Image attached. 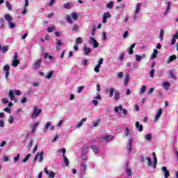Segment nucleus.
I'll return each instance as SVG.
<instances>
[{
    "label": "nucleus",
    "mask_w": 178,
    "mask_h": 178,
    "mask_svg": "<svg viewBox=\"0 0 178 178\" xmlns=\"http://www.w3.org/2000/svg\"><path fill=\"white\" fill-rule=\"evenodd\" d=\"M146 159H147V165H148V166H151V165H152V160L151 159V158L147 157Z\"/></svg>",
    "instance_id": "052dcab7"
},
{
    "label": "nucleus",
    "mask_w": 178,
    "mask_h": 178,
    "mask_svg": "<svg viewBox=\"0 0 178 178\" xmlns=\"http://www.w3.org/2000/svg\"><path fill=\"white\" fill-rule=\"evenodd\" d=\"M162 116V108H159L154 118V122H157V120Z\"/></svg>",
    "instance_id": "dca6fc26"
},
{
    "label": "nucleus",
    "mask_w": 178,
    "mask_h": 178,
    "mask_svg": "<svg viewBox=\"0 0 178 178\" xmlns=\"http://www.w3.org/2000/svg\"><path fill=\"white\" fill-rule=\"evenodd\" d=\"M84 122H87V118H83L81 121H79V123L76 125L75 128L80 129V127L83 126V123H84Z\"/></svg>",
    "instance_id": "6ab92c4d"
},
{
    "label": "nucleus",
    "mask_w": 178,
    "mask_h": 178,
    "mask_svg": "<svg viewBox=\"0 0 178 178\" xmlns=\"http://www.w3.org/2000/svg\"><path fill=\"white\" fill-rule=\"evenodd\" d=\"M81 158L82 161H88V156L86 154H83L82 155H81Z\"/></svg>",
    "instance_id": "de8ad7c7"
},
{
    "label": "nucleus",
    "mask_w": 178,
    "mask_h": 178,
    "mask_svg": "<svg viewBox=\"0 0 178 178\" xmlns=\"http://www.w3.org/2000/svg\"><path fill=\"white\" fill-rule=\"evenodd\" d=\"M158 54H159L158 49H154L153 50V53H152V55H151V59H155V58H157Z\"/></svg>",
    "instance_id": "a878e982"
},
{
    "label": "nucleus",
    "mask_w": 178,
    "mask_h": 178,
    "mask_svg": "<svg viewBox=\"0 0 178 178\" xmlns=\"http://www.w3.org/2000/svg\"><path fill=\"white\" fill-rule=\"evenodd\" d=\"M99 67H101V66L97 65L94 68V71L96 73H99Z\"/></svg>",
    "instance_id": "680f3d73"
},
{
    "label": "nucleus",
    "mask_w": 178,
    "mask_h": 178,
    "mask_svg": "<svg viewBox=\"0 0 178 178\" xmlns=\"http://www.w3.org/2000/svg\"><path fill=\"white\" fill-rule=\"evenodd\" d=\"M4 19L8 22L9 29H13L16 27V24L13 23V17L10 16L9 14H6L4 15Z\"/></svg>",
    "instance_id": "f257e3e1"
},
{
    "label": "nucleus",
    "mask_w": 178,
    "mask_h": 178,
    "mask_svg": "<svg viewBox=\"0 0 178 178\" xmlns=\"http://www.w3.org/2000/svg\"><path fill=\"white\" fill-rule=\"evenodd\" d=\"M176 59H177L176 55L170 56V57H168L166 61V63L169 65V63H171V62H173V60H176Z\"/></svg>",
    "instance_id": "f3484780"
},
{
    "label": "nucleus",
    "mask_w": 178,
    "mask_h": 178,
    "mask_svg": "<svg viewBox=\"0 0 178 178\" xmlns=\"http://www.w3.org/2000/svg\"><path fill=\"white\" fill-rule=\"evenodd\" d=\"M72 17L73 20H74L76 22V20L79 19V15H77V13H72L71 16L67 15L65 17L67 22L68 23H70V24H73V20L72 19Z\"/></svg>",
    "instance_id": "f03ea898"
},
{
    "label": "nucleus",
    "mask_w": 178,
    "mask_h": 178,
    "mask_svg": "<svg viewBox=\"0 0 178 178\" xmlns=\"http://www.w3.org/2000/svg\"><path fill=\"white\" fill-rule=\"evenodd\" d=\"M49 178H54L55 177V172L53 171H51L50 172H49Z\"/></svg>",
    "instance_id": "e2e57ef3"
},
{
    "label": "nucleus",
    "mask_w": 178,
    "mask_h": 178,
    "mask_svg": "<svg viewBox=\"0 0 178 178\" xmlns=\"http://www.w3.org/2000/svg\"><path fill=\"white\" fill-rule=\"evenodd\" d=\"M106 8H108V9H112V8H113V1H110L108 3H107Z\"/></svg>",
    "instance_id": "c03bdc74"
},
{
    "label": "nucleus",
    "mask_w": 178,
    "mask_h": 178,
    "mask_svg": "<svg viewBox=\"0 0 178 178\" xmlns=\"http://www.w3.org/2000/svg\"><path fill=\"white\" fill-rule=\"evenodd\" d=\"M19 159H20L19 154H18L15 157H14V163H16V162H17V161H19Z\"/></svg>",
    "instance_id": "bf43d9fd"
},
{
    "label": "nucleus",
    "mask_w": 178,
    "mask_h": 178,
    "mask_svg": "<svg viewBox=\"0 0 178 178\" xmlns=\"http://www.w3.org/2000/svg\"><path fill=\"white\" fill-rule=\"evenodd\" d=\"M44 155V152H40V153H37L36 155L35 156V157L33 158V162H36L37 159H38L39 157V162H42L44 159L43 157Z\"/></svg>",
    "instance_id": "0eeeda50"
},
{
    "label": "nucleus",
    "mask_w": 178,
    "mask_h": 178,
    "mask_svg": "<svg viewBox=\"0 0 178 178\" xmlns=\"http://www.w3.org/2000/svg\"><path fill=\"white\" fill-rule=\"evenodd\" d=\"M18 56L19 55L17 54V52H15L14 54L13 60L11 65V66H13V67H17L20 63V60L17 59Z\"/></svg>",
    "instance_id": "39448f33"
},
{
    "label": "nucleus",
    "mask_w": 178,
    "mask_h": 178,
    "mask_svg": "<svg viewBox=\"0 0 178 178\" xmlns=\"http://www.w3.org/2000/svg\"><path fill=\"white\" fill-rule=\"evenodd\" d=\"M102 40H104V41L108 40V36H106V32L102 33Z\"/></svg>",
    "instance_id": "69168bd1"
},
{
    "label": "nucleus",
    "mask_w": 178,
    "mask_h": 178,
    "mask_svg": "<svg viewBox=\"0 0 178 178\" xmlns=\"http://www.w3.org/2000/svg\"><path fill=\"white\" fill-rule=\"evenodd\" d=\"M50 59V60H54V55L49 54V53H44V59Z\"/></svg>",
    "instance_id": "393cba45"
},
{
    "label": "nucleus",
    "mask_w": 178,
    "mask_h": 178,
    "mask_svg": "<svg viewBox=\"0 0 178 178\" xmlns=\"http://www.w3.org/2000/svg\"><path fill=\"white\" fill-rule=\"evenodd\" d=\"M76 44H81L83 42V38L81 37L76 38Z\"/></svg>",
    "instance_id": "3c124183"
},
{
    "label": "nucleus",
    "mask_w": 178,
    "mask_h": 178,
    "mask_svg": "<svg viewBox=\"0 0 178 178\" xmlns=\"http://www.w3.org/2000/svg\"><path fill=\"white\" fill-rule=\"evenodd\" d=\"M135 127L136 128V129L141 133V131H143V130H144V127H143V125L140 124V122L137 121L135 124Z\"/></svg>",
    "instance_id": "ddd939ff"
},
{
    "label": "nucleus",
    "mask_w": 178,
    "mask_h": 178,
    "mask_svg": "<svg viewBox=\"0 0 178 178\" xmlns=\"http://www.w3.org/2000/svg\"><path fill=\"white\" fill-rule=\"evenodd\" d=\"M13 120H15V118H13V116L10 115L8 118V123H10V124H12V123H13Z\"/></svg>",
    "instance_id": "5fc2aeb1"
},
{
    "label": "nucleus",
    "mask_w": 178,
    "mask_h": 178,
    "mask_svg": "<svg viewBox=\"0 0 178 178\" xmlns=\"http://www.w3.org/2000/svg\"><path fill=\"white\" fill-rule=\"evenodd\" d=\"M131 145H133V140L130 139L128 143V149L129 152L131 151Z\"/></svg>",
    "instance_id": "4c0bfd02"
},
{
    "label": "nucleus",
    "mask_w": 178,
    "mask_h": 178,
    "mask_svg": "<svg viewBox=\"0 0 178 178\" xmlns=\"http://www.w3.org/2000/svg\"><path fill=\"white\" fill-rule=\"evenodd\" d=\"M109 92H110L109 97H113V92H115V88H110Z\"/></svg>",
    "instance_id": "09e8293b"
},
{
    "label": "nucleus",
    "mask_w": 178,
    "mask_h": 178,
    "mask_svg": "<svg viewBox=\"0 0 178 178\" xmlns=\"http://www.w3.org/2000/svg\"><path fill=\"white\" fill-rule=\"evenodd\" d=\"M161 170H163V172H164V178H168L169 177V176H170L169 170H168V168L166 167H162Z\"/></svg>",
    "instance_id": "2eb2a0df"
},
{
    "label": "nucleus",
    "mask_w": 178,
    "mask_h": 178,
    "mask_svg": "<svg viewBox=\"0 0 178 178\" xmlns=\"http://www.w3.org/2000/svg\"><path fill=\"white\" fill-rule=\"evenodd\" d=\"M40 122H33L32 126L31 127V134H33V133H35L36 130H37V127H38V124Z\"/></svg>",
    "instance_id": "f8f14e48"
},
{
    "label": "nucleus",
    "mask_w": 178,
    "mask_h": 178,
    "mask_svg": "<svg viewBox=\"0 0 178 178\" xmlns=\"http://www.w3.org/2000/svg\"><path fill=\"white\" fill-rule=\"evenodd\" d=\"M63 42H62V40L59 39H56V51H59L60 49V47H63Z\"/></svg>",
    "instance_id": "9d476101"
},
{
    "label": "nucleus",
    "mask_w": 178,
    "mask_h": 178,
    "mask_svg": "<svg viewBox=\"0 0 178 178\" xmlns=\"http://www.w3.org/2000/svg\"><path fill=\"white\" fill-rule=\"evenodd\" d=\"M92 124L93 125V127H97L99 124V120H97V121H93L92 122Z\"/></svg>",
    "instance_id": "603ef678"
},
{
    "label": "nucleus",
    "mask_w": 178,
    "mask_h": 178,
    "mask_svg": "<svg viewBox=\"0 0 178 178\" xmlns=\"http://www.w3.org/2000/svg\"><path fill=\"white\" fill-rule=\"evenodd\" d=\"M63 159L65 166H69V159L66 156V149H63Z\"/></svg>",
    "instance_id": "6e6552de"
},
{
    "label": "nucleus",
    "mask_w": 178,
    "mask_h": 178,
    "mask_svg": "<svg viewBox=\"0 0 178 178\" xmlns=\"http://www.w3.org/2000/svg\"><path fill=\"white\" fill-rule=\"evenodd\" d=\"M112 15H111V14L109 13V12H106L104 13L103 15V20H102V23H106V20L108 19H109L110 17H111Z\"/></svg>",
    "instance_id": "1a4fd4ad"
},
{
    "label": "nucleus",
    "mask_w": 178,
    "mask_h": 178,
    "mask_svg": "<svg viewBox=\"0 0 178 178\" xmlns=\"http://www.w3.org/2000/svg\"><path fill=\"white\" fill-rule=\"evenodd\" d=\"M163 87H164L165 90H169V87H170V82H164L163 83Z\"/></svg>",
    "instance_id": "f704fd0d"
},
{
    "label": "nucleus",
    "mask_w": 178,
    "mask_h": 178,
    "mask_svg": "<svg viewBox=\"0 0 178 178\" xmlns=\"http://www.w3.org/2000/svg\"><path fill=\"white\" fill-rule=\"evenodd\" d=\"M63 42H62V40L59 39H56V51H59L60 49V47H63Z\"/></svg>",
    "instance_id": "9b49d317"
},
{
    "label": "nucleus",
    "mask_w": 178,
    "mask_h": 178,
    "mask_svg": "<svg viewBox=\"0 0 178 178\" xmlns=\"http://www.w3.org/2000/svg\"><path fill=\"white\" fill-rule=\"evenodd\" d=\"M41 112H42V110L38 109L37 106H33V111L31 114V119H35L38 118V116H40L41 115Z\"/></svg>",
    "instance_id": "20e7f679"
},
{
    "label": "nucleus",
    "mask_w": 178,
    "mask_h": 178,
    "mask_svg": "<svg viewBox=\"0 0 178 178\" xmlns=\"http://www.w3.org/2000/svg\"><path fill=\"white\" fill-rule=\"evenodd\" d=\"M128 54L129 55H133V54H134V51L133 49H131V47L128 48Z\"/></svg>",
    "instance_id": "0e129e2a"
},
{
    "label": "nucleus",
    "mask_w": 178,
    "mask_h": 178,
    "mask_svg": "<svg viewBox=\"0 0 178 178\" xmlns=\"http://www.w3.org/2000/svg\"><path fill=\"white\" fill-rule=\"evenodd\" d=\"M79 29L80 27L79 26V25L74 24L72 27V31H77V30H79Z\"/></svg>",
    "instance_id": "864d4df0"
},
{
    "label": "nucleus",
    "mask_w": 178,
    "mask_h": 178,
    "mask_svg": "<svg viewBox=\"0 0 178 178\" xmlns=\"http://www.w3.org/2000/svg\"><path fill=\"white\" fill-rule=\"evenodd\" d=\"M154 160V165H153V168L156 169V165L158 164V159L156 157L153 158Z\"/></svg>",
    "instance_id": "79ce46f5"
},
{
    "label": "nucleus",
    "mask_w": 178,
    "mask_h": 178,
    "mask_svg": "<svg viewBox=\"0 0 178 178\" xmlns=\"http://www.w3.org/2000/svg\"><path fill=\"white\" fill-rule=\"evenodd\" d=\"M41 66V59H38L34 65H33V69H35V70H37V69H39V67Z\"/></svg>",
    "instance_id": "4468645a"
},
{
    "label": "nucleus",
    "mask_w": 178,
    "mask_h": 178,
    "mask_svg": "<svg viewBox=\"0 0 178 178\" xmlns=\"http://www.w3.org/2000/svg\"><path fill=\"white\" fill-rule=\"evenodd\" d=\"M87 170V165H86V163L82 162L81 163V173H84Z\"/></svg>",
    "instance_id": "412c9836"
},
{
    "label": "nucleus",
    "mask_w": 178,
    "mask_h": 178,
    "mask_svg": "<svg viewBox=\"0 0 178 178\" xmlns=\"http://www.w3.org/2000/svg\"><path fill=\"white\" fill-rule=\"evenodd\" d=\"M30 156H31V154H29L25 158L22 160V163H25V162H27L29 159H30Z\"/></svg>",
    "instance_id": "a19ab883"
},
{
    "label": "nucleus",
    "mask_w": 178,
    "mask_h": 178,
    "mask_svg": "<svg viewBox=\"0 0 178 178\" xmlns=\"http://www.w3.org/2000/svg\"><path fill=\"white\" fill-rule=\"evenodd\" d=\"M124 55H125L124 53H121L120 54L119 60H120V62H122V60H123V59H124Z\"/></svg>",
    "instance_id": "4d7b16f0"
},
{
    "label": "nucleus",
    "mask_w": 178,
    "mask_h": 178,
    "mask_svg": "<svg viewBox=\"0 0 178 178\" xmlns=\"http://www.w3.org/2000/svg\"><path fill=\"white\" fill-rule=\"evenodd\" d=\"M8 96L10 97L12 101H15V102H17V100L15 99V95L13 94V90H10Z\"/></svg>",
    "instance_id": "5701e85b"
},
{
    "label": "nucleus",
    "mask_w": 178,
    "mask_h": 178,
    "mask_svg": "<svg viewBox=\"0 0 178 178\" xmlns=\"http://www.w3.org/2000/svg\"><path fill=\"white\" fill-rule=\"evenodd\" d=\"M154 74H155V70L152 69V70L149 72V76L152 77V79H153Z\"/></svg>",
    "instance_id": "13d9d810"
},
{
    "label": "nucleus",
    "mask_w": 178,
    "mask_h": 178,
    "mask_svg": "<svg viewBox=\"0 0 178 178\" xmlns=\"http://www.w3.org/2000/svg\"><path fill=\"white\" fill-rule=\"evenodd\" d=\"M140 10H141V3H138L136 6L134 13H136V15H138V13H140Z\"/></svg>",
    "instance_id": "a211bd4d"
},
{
    "label": "nucleus",
    "mask_w": 178,
    "mask_h": 178,
    "mask_svg": "<svg viewBox=\"0 0 178 178\" xmlns=\"http://www.w3.org/2000/svg\"><path fill=\"white\" fill-rule=\"evenodd\" d=\"M122 110H123V106H122V105L115 106L114 108V111L115 112H116V113H119V112H122Z\"/></svg>",
    "instance_id": "c85d7f7f"
},
{
    "label": "nucleus",
    "mask_w": 178,
    "mask_h": 178,
    "mask_svg": "<svg viewBox=\"0 0 178 178\" xmlns=\"http://www.w3.org/2000/svg\"><path fill=\"white\" fill-rule=\"evenodd\" d=\"M6 6L8 8V10H12V5H10V3L9 1L6 2Z\"/></svg>",
    "instance_id": "8fccbe9b"
},
{
    "label": "nucleus",
    "mask_w": 178,
    "mask_h": 178,
    "mask_svg": "<svg viewBox=\"0 0 178 178\" xmlns=\"http://www.w3.org/2000/svg\"><path fill=\"white\" fill-rule=\"evenodd\" d=\"M91 149L95 152V154H98L99 152V149L95 145L91 146Z\"/></svg>",
    "instance_id": "72a5a7b5"
},
{
    "label": "nucleus",
    "mask_w": 178,
    "mask_h": 178,
    "mask_svg": "<svg viewBox=\"0 0 178 178\" xmlns=\"http://www.w3.org/2000/svg\"><path fill=\"white\" fill-rule=\"evenodd\" d=\"M114 137L112 135H106V136H101L99 138V141L100 143H104V144H106V143L109 142V141H112V140H113Z\"/></svg>",
    "instance_id": "7ed1b4c3"
},
{
    "label": "nucleus",
    "mask_w": 178,
    "mask_h": 178,
    "mask_svg": "<svg viewBox=\"0 0 178 178\" xmlns=\"http://www.w3.org/2000/svg\"><path fill=\"white\" fill-rule=\"evenodd\" d=\"M129 79H130V74H126L124 79V86H127L129 83Z\"/></svg>",
    "instance_id": "c756f323"
},
{
    "label": "nucleus",
    "mask_w": 178,
    "mask_h": 178,
    "mask_svg": "<svg viewBox=\"0 0 178 178\" xmlns=\"http://www.w3.org/2000/svg\"><path fill=\"white\" fill-rule=\"evenodd\" d=\"M3 70H4V72H10V66L9 65H4Z\"/></svg>",
    "instance_id": "ea45409f"
},
{
    "label": "nucleus",
    "mask_w": 178,
    "mask_h": 178,
    "mask_svg": "<svg viewBox=\"0 0 178 178\" xmlns=\"http://www.w3.org/2000/svg\"><path fill=\"white\" fill-rule=\"evenodd\" d=\"M51 124H52V123L51 122V121H47L45 124L44 128L43 129V131L44 133H47V131H48V129H49V127L51 126Z\"/></svg>",
    "instance_id": "4be33fe9"
},
{
    "label": "nucleus",
    "mask_w": 178,
    "mask_h": 178,
    "mask_svg": "<svg viewBox=\"0 0 178 178\" xmlns=\"http://www.w3.org/2000/svg\"><path fill=\"white\" fill-rule=\"evenodd\" d=\"M29 6V0H25V5H24V8L23 11L22 12V15H24L26 13H27V8L26 7Z\"/></svg>",
    "instance_id": "b1692460"
},
{
    "label": "nucleus",
    "mask_w": 178,
    "mask_h": 178,
    "mask_svg": "<svg viewBox=\"0 0 178 178\" xmlns=\"http://www.w3.org/2000/svg\"><path fill=\"white\" fill-rule=\"evenodd\" d=\"M33 143H34V140H31L29 143V144L27 145V147H28V148H29V149H31V145H33Z\"/></svg>",
    "instance_id": "774afa93"
},
{
    "label": "nucleus",
    "mask_w": 178,
    "mask_h": 178,
    "mask_svg": "<svg viewBox=\"0 0 178 178\" xmlns=\"http://www.w3.org/2000/svg\"><path fill=\"white\" fill-rule=\"evenodd\" d=\"M145 91H147V86L145 85H143L140 88L139 94H144Z\"/></svg>",
    "instance_id": "c9c22d12"
},
{
    "label": "nucleus",
    "mask_w": 178,
    "mask_h": 178,
    "mask_svg": "<svg viewBox=\"0 0 178 178\" xmlns=\"http://www.w3.org/2000/svg\"><path fill=\"white\" fill-rule=\"evenodd\" d=\"M125 172H126L127 176H131V169H130V168H129V164L127 165Z\"/></svg>",
    "instance_id": "2f4dec72"
},
{
    "label": "nucleus",
    "mask_w": 178,
    "mask_h": 178,
    "mask_svg": "<svg viewBox=\"0 0 178 178\" xmlns=\"http://www.w3.org/2000/svg\"><path fill=\"white\" fill-rule=\"evenodd\" d=\"M52 76H54V71H51V72L47 73V75L46 76V79H47V80H49V79H51Z\"/></svg>",
    "instance_id": "49530a36"
},
{
    "label": "nucleus",
    "mask_w": 178,
    "mask_h": 178,
    "mask_svg": "<svg viewBox=\"0 0 178 178\" xmlns=\"http://www.w3.org/2000/svg\"><path fill=\"white\" fill-rule=\"evenodd\" d=\"M120 98V92H116L114 95V99L115 101H119V99Z\"/></svg>",
    "instance_id": "e433bc0d"
},
{
    "label": "nucleus",
    "mask_w": 178,
    "mask_h": 178,
    "mask_svg": "<svg viewBox=\"0 0 178 178\" xmlns=\"http://www.w3.org/2000/svg\"><path fill=\"white\" fill-rule=\"evenodd\" d=\"M169 74H170V77H171V79L176 80V76H175V74H173V71H170Z\"/></svg>",
    "instance_id": "6e6d98bb"
},
{
    "label": "nucleus",
    "mask_w": 178,
    "mask_h": 178,
    "mask_svg": "<svg viewBox=\"0 0 178 178\" xmlns=\"http://www.w3.org/2000/svg\"><path fill=\"white\" fill-rule=\"evenodd\" d=\"M84 88H86V87L84 86L78 87L77 90H76L77 94H80L81 92V91H83L84 90Z\"/></svg>",
    "instance_id": "58836bf2"
},
{
    "label": "nucleus",
    "mask_w": 178,
    "mask_h": 178,
    "mask_svg": "<svg viewBox=\"0 0 178 178\" xmlns=\"http://www.w3.org/2000/svg\"><path fill=\"white\" fill-rule=\"evenodd\" d=\"M65 9H72V4L70 2L64 4Z\"/></svg>",
    "instance_id": "37998d69"
},
{
    "label": "nucleus",
    "mask_w": 178,
    "mask_h": 178,
    "mask_svg": "<svg viewBox=\"0 0 178 178\" xmlns=\"http://www.w3.org/2000/svg\"><path fill=\"white\" fill-rule=\"evenodd\" d=\"M91 49L89 47H87V46L83 47V54L84 55H88V54H91Z\"/></svg>",
    "instance_id": "aec40b11"
},
{
    "label": "nucleus",
    "mask_w": 178,
    "mask_h": 178,
    "mask_svg": "<svg viewBox=\"0 0 178 178\" xmlns=\"http://www.w3.org/2000/svg\"><path fill=\"white\" fill-rule=\"evenodd\" d=\"M145 140L146 141H151L152 140V134H148L145 136Z\"/></svg>",
    "instance_id": "7c9ffc66"
},
{
    "label": "nucleus",
    "mask_w": 178,
    "mask_h": 178,
    "mask_svg": "<svg viewBox=\"0 0 178 178\" xmlns=\"http://www.w3.org/2000/svg\"><path fill=\"white\" fill-rule=\"evenodd\" d=\"M0 22H1V24H0L1 29H3V27H5V19H3V18H1Z\"/></svg>",
    "instance_id": "a18cd8bd"
},
{
    "label": "nucleus",
    "mask_w": 178,
    "mask_h": 178,
    "mask_svg": "<svg viewBox=\"0 0 178 178\" xmlns=\"http://www.w3.org/2000/svg\"><path fill=\"white\" fill-rule=\"evenodd\" d=\"M102 63H104V58H100L98 60L97 65L101 66V65H102Z\"/></svg>",
    "instance_id": "338daca9"
},
{
    "label": "nucleus",
    "mask_w": 178,
    "mask_h": 178,
    "mask_svg": "<svg viewBox=\"0 0 178 178\" xmlns=\"http://www.w3.org/2000/svg\"><path fill=\"white\" fill-rule=\"evenodd\" d=\"M144 58H145V54H143L142 56L136 55V62H141V60Z\"/></svg>",
    "instance_id": "bb28decb"
},
{
    "label": "nucleus",
    "mask_w": 178,
    "mask_h": 178,
    "mask_svg": "<svg viewBox=\"0 0 178 178\" xmlns=\"http://www.w3.org/2000/svg\"><path fill=\"white\" fill-rule=\"evenodd\" d=\"M8 47L3 46L2 47V45L0 44V51H1L2 54H6L8 52Z\"/></svg>",
    "instance_id": "cd10ccee"
},
{
    "label": "nucleus",
    "mask_w": 178,
    "mask_h": 178,
    "mask_svg": "<svg viewBox=\"0 0 178 178\" xmlns=\"http://www.w3.org/2000/svg\"><path fill=\"white\" fill-rule=\"evenodd\" d=\"M89 44L90 45H93L94 49H95V48H98V47H99V43H98V42H97V40H95V38H94L93 37H90Z\"/></svg>",
    "instance_id": "423d86ee"
},
{
    "label": "nucleus",
    "mask_w": 178,
    "mask_h": 178,
    "mask_svg": "<svg viewBox=\"0 0 178 178\" xmlns=\"http://www.w3.org/2000/svg\"><path fill=\"white\" fill-rule=\"evenodd\" d=\"M164 33H165V31H163V29H161L160 30V35H159L160 41H163Z\"/></svg>",
    "instance_id": "473e14b6"
}]
</instances>
